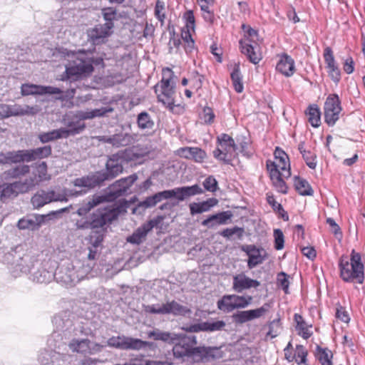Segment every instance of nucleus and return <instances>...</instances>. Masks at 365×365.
Segmentation results:
<instances>
[{
	"label": "nucleus",
	"instance_id": "obj_20",
	"mask_svg": "<svg viewBox=\"0 0 365 365\" xmlns=\"http://www.w3.org/2000/svg\"><path fill=\"white\" fill-rule=\"evenodd\" d=\"M81 130V128L65 130V129H56L47 133H42L38 135V139L41 142L45 143L49 141L55 140L59 138H66L70 135H76V133Z\"/></svg>",
	"mask_w": 365,
	"mask_h": 365
},
{
	"label": "nucleus",
	"instance_id": "obj_43",
	"mask_svg": "<svg viewBox=\"0 0 365 365\" xmlns=\"http://www.w3.org/2000/svg\"><path fill=\"white\" fill-rule=\"evenodd\" d=\"M98 184V179L95 176H86L77 178L74 180V185L87 188L94 187Z\"/></svg>",
	"mask_w": 365,
	"mask_h": 365
},
{
	"label": "nucleus",
	"instance_id": "obj_12",
	"mask_svg": "<svg viewBox=\"0 0 365 365\" xmlns=\"http://www.w3.org/2000/svg\"><path fill=\"white\" fill-rule=\"evenodd\" d=\"M323 58L328 76L337 84L341 81V71L330 47L327 46L324 49Z\"/></svg>",
	"mask_w": 365,
	"mask_h": 365
},
{
	"label": "nucleus",
	"instance_id": "obj_27",
	"mask_svg": "<svg viewBox=\"0 0 365 365\" xmlns=\"http://www.w3.org/2000/svg\"><path fill=\"white\" fill-rule=\"evenodd\" d=\"M217 140L219 142V145L222 148V150L225 152L227 157L230 158L235 155L237 146L232 137L227 134L223 133L217 137Z\"/></svg>",
	"mask_w": 365,
	"mask_h": 365
},
{
	"label": "nucleus",
	"instance_id": "obj_37",
	"mask_svg": "<svg viewBox=\"0 0 365 365\" xmlns=\"http://www.w3.org/2000/svg\"><path fill=\"white\" fill-rule=\"evenodd\" d=\"M69 349L73 351L81 354H88L89 350V340L87 339H72L68 344Z\"/></svg>",
	"mask_w": 365,
	"mask_h": 365
},
{
	"label": "nucleus",
	"instance_id": "obj_59",
	"mask_svg": "<svg viewBox=\"0 0 365 365\" xmlns=\"http://www.w3.org/2000/svg\"><path fill=\"white\" fill-rule=\"evenodd\" d=\"M343 69L347 74H351L354 71V62L351 57L349 56L343 61Z\"/></svg>",
	"mask_w": 365,
	"mask_h": 365
},
{
	"label": "nucleus",
	"instance_id": "obj_16",
	"mask_svg": "<svg viewBox=\"0 0 365 365\" xmlns=\"http://www.w3.org/2000/svg\"><path fill=\"white\" fill-rule=\"evenodd\" d=\"M21 92L23 96L61 94L63 91L56 87L43 86L35 84L25 83L21 86Z\"/></svg>",
	"mask_w": 365,
	"mask_h": 365
},
{
	"label": "nucleus",
	"instance_id": "obj_54",
	"mask_svg": "<svg viewBox=\"0 0 365 365\" xmlns=\"http://www.w3.org/2000/svg\"><path fill=\"white\" fill-rule=\"evenodd\" d=\"M300 249L302 255L307 257L309 259L313 260L315 259L317 256V252L314 250V247L300 245Z\"/></svg>",
	"mask_w": 365,
	"mask_h": 365
},
{
	"label": "nucleus",
	"instance_id": "obj_7",
	"mask_svg": "<svg viewBox=\"0 0 365 365\" xmlns=\"http://www.w3.org/2000/svg\"><path fill=\"white\" fill-rule=\"evenodd\" d=\"M252 300L253 298L250 295L227 294L217 302V308L229 313L235 309L247 307Z\"/></svg>",
	"mask_w": 365,
	"mask_h": 365
},
{
	"label": "nucleus",
	"instance_id": "obj_49",
	"mask_svg": "<svg viewBox=\"0 0 365 365\" xmlns=\"http://www.w3.org/2000/svg\"><path fill=\"white\" fill-rule=\"evenodd\" d=\"M313 193V189L309 183L306 180L301 179L298 177V194L312 196Z\"/></svg>",
	"mask_w": 365,
	"mask_h": 365
},
{
	"label": "nucleus",
	"instance_id": "obj_11",
	"mask_svg": "<svg viewBox=\"0 0 365 365\" xmlns=\"http://www.w3.org/2000/svg\"><path fill=\"white\" fill-rule=\"evenodd\" d=\"M341 108L338 96L331 95L324 103V120L329 125H334L339 118Z\"/></svg>",
	"mask_w": 365,
	"mask_h": 365
},
{
	"label": "nucleus",
	"instance_id": "obj_57",
	"mask_svg": "<svg viewBox=\"0 0 365 365\" xmlns=\"http://www.w3.org/2000/svg\"><path fill=\"white\" fill-rule=\"evenodd\" d=\"M269 330L267 332V335L270 336L271 338H274L278 335L280 331V324L279 321L274 320L269 326Z\"/></svg>",
	"mask_w": 365,
	"mask_h": 365
},
{
	"label": "nucleus",
	"instance_id": "obj_58",
	"mask_svg": "<svg viewBox=\"0 0 365 365\" xmlns=\"http://www.w3.org/2000/svg\"><path fill=\"white\" fill-rule=\"evenodd\" d=\"M184 18L186 21V28L188 30H194L195 28V16L193 12L190 10L185 13Z\"/></svg>",
	"mask_w": 365,
	"mask_h": 365
},
{
	"label": "nucleus",
	"instance_id": "obj_14",
	"mask_svg": "<svg viewBox=\"0 0 365 365\" xmlns=\"http://www.w3.org/2000/svg\"><path fill=\"white\" fill-rule=\"evenodd\" d=\"M162 220V217L150 220L148 222L138 227L133 234L127 238V241L132 244L139 245L142 243L147 234Z\"/></svg>",
	"mask_w": 365,
	"mask_h": 365
},
{
	"label": "nucleus",
	"instance_id": "obj_56",
	"mask_svg": "<svg viewBox=\"0 0 365 365\" xmlns=\"http://www.w3.org/2000/svg\"><path fill=\"white\" fill-rule=\"evenodd\" d=\"M213 4H207V3H200L199 5L200 6V9L202 10V16L204 19L207 21L212 22L213 19V14L210 10V6L212 5Z\"/></svg>",
	"mask_w": 365,
	"mask_h": 365
},
{
	"label": "nucleus",
	"instance_id": "obj_30",
	"mask_svg": "<svg viewBox=\"0 0 365 365\" xmlns=\"http://www.w3.org/2000/svg\"><path fill=\"white\" fill-rule=\"evenodd\" d=\"M136 179V176L131 175L117 181L113 185V192L115 195L120 196L126 193L128 190L131 187Z\"/></svg>",
	"mask_w": 365,
	"mask_h": 365
},
{
	"label": "nucleus",
	"instance_id": "obj_15",
	"mask_svg": "<svg viewBox=\"0 0 365 365\" xmlns=\"http://www.w3.org/2000/svg\"><path fill=\"white\" fill-rule=\"evenodd\" d=\"M268 309L269 305L264 304L255 309L237 312L233 315V319L236 323L244 324L253 319L260 318L268 312Z\"/></svg>",
	"mask_w": 365,
	"mask_h": 365
},
{
	"label": "nucleus",
	"instance_id": "obj_31",
	"mask_svg": "<svg viewBox=\"0 0 365 365\" xmlns=\"http://www.w3.org/2000/svg\"><path fill=\"white\" fill-rule=\"evenodd\" d=\"M113 111V108L110 107L97 108L86 111L81 110L77 113L76 117L81 120L92 119L96 117L103 116L107 113H112Z\"/></svg>",
	"mask_w": 365,
	"mask_h": 365
},
{
	"label": "nucleus",
	"instance_id": "obj_18",
	"mask_svg": "<svg viewBox=\"0 0 365 365\" xmlns=\"http://www.w3.org/2000/svg\"><path fill=\"white\" fill-rule=\"evenodd\" d=\"M113 28V22L98 25L90 31L88 36L94 44H99L112 34Z\"/></svg>",
	"mask_w": 365,
	"mask_h": 365
},
{
	"label": "nucleus",
	"instance_id": "obj_25",
	"mask_svg": "<svg viewBox=\"0 0 365 365\" xmlns=\"http://www.w3.org/2000/svg\"><path fill=\"white\" fill-rule=\"evenodd\" d=\"M232 217L230 212H222L212 215L202 222V225L208 228H212L217 225H225Z\"/></svg>",
	"mask_w": 365,
	"mask_h": 365
},
{
	"label": "nucleus",
	"instance_id": "obj_22",
	"mask_svg": "<svg viewBox=\"0 0 365 365\" xmlns=\"http://www.w3.org/2000/svg\"><path fill=\"white\" fill-rule=\"evenodd\" d=\"M38 106H29L28 105L14 104L9 105V117L19 115H34L40 112Z\"/></svg>",
	"mask_w": 365,
	"mask_h": 365
},
{
	"label": "nucleus",
	"instance_id": "obj_28",
	"mask_svg": "<svg viewBox=\"0 0 365 365\" xmlns=\"http://www.w3.org/2000/svg\"><path fill=\"white\" fill-rule=\"evenodd\" d=\"M46 215H36L34 218H23L18 222V227L21 230H38L43 222Z\"/></svg>",
	"mask_w": 365,
	"mask_h": 365
},
{
	"label": "nucleus",
	"instance_id": "obj_34",
	"mask_svg": "<svg viewBox=\"0 0 365 365\" xmlns=\"http://www.w3.org/2000/svg\"><path fill=\"white\" fill-rule=\"evenodd\" d=\"M83 275L76 274L74 270H68L67 272L61 275V273L56 274V279L62 282L66 286H73L83 279Z\"/></svg>",
	"mask_w": 365,
	"mask_h": 365
},
{
	"label": "nucleus",
	"instance_id": "obj_36",
	"mask_svg": "<svg viewBox=\"0 0 365 365\" xmlns=\"http://www.w3.org/2000/svg\"><path fill=\"white\" fill-rule=\"evenodd\" d=\"M308 122L314 128H318L321 123V113L319 108L315 106H309L305 111Z\"/></svg>",
	"mask_w": 365,
	"mask_h": 365
},
{
	"label": "nucleus",
	"instance_id": "obj_47",
	"mask_svg": "<svg viewBox=\"0 0 365 365\" xmlns=\"http://www.w3.org/2000/svg\"><path fill=\"white\" fill-rule=\"evenodd\" d=\"M26 150H18L6 153L7 163H16L26 161Z\"/></svg>",
	"mask_w": 365,
	"mask_h": 365
},
{
	"label": "nucleus",
	"instance_id": "obj_39",
	"mask_svg": "<svg viewBox=\"0 0 365 365\" xmlns=\"http://www.w3.org/2000/svg\"><path fill=\"white\" fill-rule=\"evenodd\" d=\"M48 192L40 191L35 194L31 198V203L36 208H39L46 204L51 202Z\"/></svg>",
	"mask_w": 365,
	"mask_h": 365
},
{
	"label": "nucleus",
	"instance_id": "obj_1",
	"mask_svg": "<svg viewBox=\"0 0 365 365\" xmlns=\"http://www.w3.org/2000/svg\"><path fill=\"white\" fill-rule=\"evenodd\" d=\"M47 174V165L45 162L36 165L32 173L24 181H17L13 183L4 184L0 186V197L6 198L16 196L32 189L40 182L49 180Z\"/></svg>",
	"mask_w": 365,
	"mask_h": 365
},
{
	"label": "nucleus",
	"instance_id": "obj_2",
	"mask_svg": "<svg viewBox=\"0 0 365 365\" xmlns=\"http://www.w3.org/2000/svg\"><path fill=\"white\" fill-rule=\"evenodd\" d=\"M274 160L267 161V169L273 185L282 193L287 192L284 180L290 177V165L288 155L280 148H276Z\"/></svg>",
	"mask_w": 365,
	"mask_h": 365
},
{
	"label": "nucleus",
	"instance_id": "obj_55",
	"mask_svg": "<svg viewBox=\"0 0 365 365\" xmlns=\"http://www.w3.org/2000/svg\"><path fill=\"white\" fill-rule=\"evenodd\" d=\"M274 247L276 250H282L284 247V235L279 229L274 231Z\"/></svg>",
	"mask_w": 365,
	"mask_h": 365
},
{
	"label": "nucleus",
	"instance_id": "obj_29",
	"mask_svg": "<svg viewBox=\"0 0 365 365\" xmlns=\"http://www.w3.org/2000/svg\"><path fill=\"white\" fill-rule=\"evenodd\" d=\"M51 154V148L49 145L26 150V161H33L48 157Z\"/></svg>",
	"mask_w": 365,
	"mask_h": 365
},
{
	"label": "nucleus",
	"instance_id": "obj_26",
	"mask_svg": "<svg viewBox=\"0 0 365 365\" xmlns=\"http://www.w3.org/2000/svg\"><path fill=\"white\" fill-rule=\"evenodd\" d=\"M175 189L177 199L180 201H183L188 197L197 195H201L204 192L202 188L197 184L193 185L192 186L175 187Z\"/></svg>",
	"mask_w": 365,
	"mask_h": 365
},
{
	"label": "nucleus",
	"instance_id": "obj_17",
	"mask_svg": "<svg viewBox=\"0 0 365 365\" xmlns=\"http://www.w3.org/2000/svg\"><path fill=\"white\" fill-rule=\"evenodd\" d=\"M259 285V281L250 278L245 273H240L233 277L232 289L238 293L250 288H257Z\"/></svg>",
	"mask_w": 365,
	"mask_h": 365
},
{
	"label": "nucleus",
	"instance_id": "obj_3",
	"mask_svg": "<svg viewBox=\"0 0 365 365\" xmlns=\"http://www.w3.org/2000/svg\"><path fill=\"white\" fill-rule=\"evenodd\" d=\"M340 274L343 280L352 282L356 280L362 283L364 280V264L359 253L354 250L351 253L350 262L347 257L341 256L339 260Z\"/></svg>",
	"mask_w": 365,
	"mask_h": 365
},
{
	"label": "nucleus",
	"instance_id": "obj_42",
	"mask_svg": "<svg viewBox=\"0 0 365 365\" xmlns=\"http://www.w3.org/2000/svg\"><path fill=\"white\" fill-rule=\"evenodd\" d=\"M312 329V326L311 324H307L302 319V317L298 314V335H300L304 339H307L313 334Z\"/></svg>",
	"mask_w": 365,
	"mask_h": 365
},
{
	"label": "nucleus",
	"instance_id": "obj_4",
	"mask_svg": "<svg viewBox=\"0 0 365 365\" xmlns=\"http://www.w3.org/2000/svg\"><path fill=\"white\" fill-rule=\"evenodd\" d=\"M143 311L150 314H172L175 317H187L192 314V310L175 300L168 301L163 304H143Z\"/></svg>",
	"mask_w": 365,
	"mask_h": 365
},
{
	"label": "nucleus",
	"instance_id": "obj_21",
	"mask_svg": "<svg viewBox=\"0 0 365 365\" xmlns=\"http://www.w3.org/2000/svg\"><path fill=\"white\" fill-rule=\"evenodd\" d=\"M225 326L223 321H217L215 322H202L195 324L190 326L182 327V329L187 332H199L201 331H214L222 329Z\"/></svg>",
	"mask_w": 365,
	"mask_h": 365
},
{
	"label": "nucleus",
	"instance_id": "obj_62",
	"mask_svg": "<svg viewBox=\"0 0 365 365\" xmlns=\"http://www.w3.org/2000/svg\"><path fill=\"white\" fill-rule=\"evenodd\" d=\"M336 317L345 323H348L350 319L346 311L342 307L336 309Z\"/></svg>",
	"mask_w": 365,
	"mask_h": 365
},
{
	"label": "nucleus",
	"instance_id": "obj_60",
	"mask_svg": "<svg viewBox=\"0 0 365 365\" xmlns=\"http://www.w3.org/2000/svg\"><path fill=\"white\" fill-rule=\"evenodd\" d=\"M164 4L160 1H157L155 9V14L156 17L163 22L165 16L164 13Z\"/></svg>",
	"mask_w": 365,
	"mask_h": 365
},
{
	"label": "nucleus",
	"instance_id": "obj_50",
	"mask_svg": "<svg viewBox=\"0 0 365 365\" xmlns=\"http://www.w3.org/2000/svg\"><path fill=\"white\" fill-rule=\"evenodd\" d=\"M202 185L206 190L211 192H215L218 189L217 181L212 175L208 176L203 181Z\"/></svg>",
	"mask_w": 365,
	"mask_h": 365
},
{
	"label": "nucleus",
	"instance_id": "obj_6",
	"mask_svg": "<svg viewBox=\"0 0 365 365\" xmlns=\"http://www.w3.org/2000/svg\"><path fill=\"white\" fill-rule=\"evenodd\" d=\"M242 29L245 32V37L250 41L253 43L250 44L245 41H240V44L241 51L246 55L249 60L254 64H257L262 59V55L257 46V41L259 36L257 31L250 27L249 25L242 24Z\"/></svg>",
	"mask_w": 365,
	"mask_h": 365
},
{
	"label": "nucleus",
	"instance_id": "obj_64",
	"mask_svg": "<svg viewBox=\"0 0 365 365\" xmlns=\"http://www.w3.org/2000/svg\"><path fill=\"white\" fill-rule=\"evenodd\" d=\"M215 115L210 108H205L203 110V120L207 123L213 122Z\"/></svg>",
	"mask_w": 365,
	"mask_h": 365
},
{
	"label": "nucleus",
	"instance_id": "obj_35",
	"mask_svg": "<svg viewBox=\"0 0 365 365\" xmlns=\"http://www.w3.org/2000/svg\"><path fill=\"white\" fill-rule=\"evenodd\" d=\"M29 173V167L26 165H19L12 168L3 173L4 180L18 178Z\"/></svg>",
	"mask_w": 365,
	"mask_h": 365
},
{
	"label": "nucleus",
	"instance_id": "obj_24",
	"mask_svg": "<svg viewBox=\"0 0 365 365\" xmlns=\"http://www.w3.org/2000/svg\"><path fill=\"white\" fill-rule=\"evenodd\" d=\"M218 204V200L216 198H209L205 201L200 202H192L189 205V208L191 215L201 214L202 212H208L210 209Z\"/></svg>",
	"mask_w": 365,
	"mask_h": 365
},
{
	"label": "nucleus",
	"instance_id": "obj_48",
	"mask_svg": "<svg viewBox=\"0 0 365 365\" xmlns=\"http://www.w3.org/2000/svg\"><path fill=\"white\" fill-rule=\"evenodd\" d=\"M245 230L242 227H234L232 228H226L223 230L220 235L227 239L231 238L233 235H236L238 239H241L243 236Z\"/></svg>",
	"mask_w": 365,
	"mask_h": 365
},
{
	"label": "nucleus",
	"instance_id": "obj_46",
	"mask_svg": "<svg viewBox=\"0 0 365 365\" xmlns=\"http://www.w3.org/2000/svg\"><path fill=\"white\" fill-rule=\"evenodd\" d=\"M318 359L322 365H333L332 352L327 348H318Z\"/></svg>",
	"mask_w": 365,
	"mask_h": 365
},
{
	"label": "nucleus",
	"instance_id": "obj_53",
	"mask_svg": "<svg viewBox=\"0 0 365 365\" xmlns=\"http://www.w3.org/2000/svg\"><path fill=\"white\" fill-rule=\"evenodd\" d=\"M163 200L159 192L148 197L143 202L142 205L145 207H154L157 203L161 202Z\"/></svg>",
	"mask_w": 365,
	"mask_h": 365
},
{
	"label": "nucleus",
	"instance_id": "obj_19",
	"mask_svg": "<svg viewBox=\"0 0 365 365\" xmlns=\"http://www.w3.org/2000/svg\"><path fill=\"white\" fill-rule=\"evenodd\" d=\"M242 250L249 257L247 265L250 269L254 268L264 260L266 252L262 249L257 248L255 245H246Z\"/></svg>",
	"mask_w": 365,
	"mask_h": 365
},
{
	"label": "nucleus",
	"instance_id": "obj_61",
	"mask_svg": "<svg viewBox=\"0 0 365 365\" xmlns=\"http://www.w3.org/2000/svg\"><path fill=\"white\" fill-rule=\"evenodd\" d=\"M210 361L223 357V351L219 347L210 346Z\"/></svg>",
	"mask_w": 365,
	"mask_h": 365
},
{
	"label": "nucleus",
	"instance_id": "obj_63",
	"mask_svg": "<svg viewBox=\"0 0 365 365\" xmlns=\"http://www.w3.org/2000/svg\"><path fill=\"white\" fill-rule=\"evenodd\" d=\"M110 144L115 147H119L125 145V138L123 135H114L110 137Z\"/></svg>",
	"mask_w": 365,
	"mask_h": 365
},
{
	"label": "nucleus",
	"instance_id": "obj_32",
	"mask_svg": "<svg viewBox=\"0 0 365 365\" xmlns=\"http://www.w3.org/2000/svg\"><path fill=\"white\" fill-rule=\"evenodd\" d=\"M149 338H153L155 340H160L168 343H175V340L179 338L178 334L170 333L168 331H163L159 329H155L148 334Z\"/></svg>",
	"mask_w": 365,
	"mask_h": 365
},
{
	"label": "nucleus",
	"instance_id": "obj_5",
	"mask_svg": "<svg viewBox=\"0 0 365 365\" xmlns=\"http://www.w3.org/2000/svg\"><path fill=\"white\" fill-rule=\"evenodd\" d=\"M175 81L173 72L166 68L163 70V78L159 86L160 93H158V101L170 110L175 106Z\"/></svg>",
	"mask_w": 365,
	"mask_h": 365
},
{
	"label": "nucleus",
	"instance_id": "obj_8",
	"mask_svg": "<svg viewBox=\"0 0 365 365\" xmlns=\"http://www.w3.org/2000/svg\"><path fill=\"white\" fill-rule=\"evenodd\" d=\"M110 347L127 350H140L148 345V342L139 339L125 336L124 335L112 336L107 341Z\"/></svg>",
	"mask_w": 365,
	"mask_h": 365
},
{
	"label": "nucleus",
	"instance_id": "obj_13",
	"mask_svg": "<svg viewBox=\"0 0 365 365\" xmlns=\"http://www.w3.org/2000/svg\"><path fill=\"white\" fill-rule=\"evenodd\" d=\"M118 212L111 207H103L98 209L93 214L91 225L93 227H101L108 222L117 218Z\"/></svg>",
	"mask_w": 365,
	"mask_h": 365
},
{
	"label": "nucleus",
	"instance_id": "obj_52",
	"mask_svg": "<svg viewBox=\"0 0 365 365\" xmlns=\"http://www.w3.org/2000/svg\"><path fill=\"white\" fill-rule=\"evenodd\" d=\"M206 157L207 155L204 150L197 147L192 148V152L190 157L191 160H193L197 163H202Z\"/></svg>",
	"mask_w": 365,
	"mask_h": 365
},
{
	"label": "nucleus",
	"instance_id": "obj_44",
	"mask_svg": "<svg viewBox=\"0 0 365 365\" xmlns=\"http://www.w3.org/2000/svg\"><path fill=\"white\" fill-rule=\"evenodd\" d=\"M302 155L307 165L311 169H315L317 166L316 154L311 150H306L302 148H298Z\"/></svg>",
	"mask_w": 365,
	"mask_h": 365
},
{
	"label": "nucleus",
	"instance_id": "obj_40",
	"mask_svg": "<svg viewBox=\"0 0 365 365\" xmlns=\"http://www.w3.org/2000/svg\"><path fill=\"white\" fill-rule=\"evenodd\" d=\"M210 346H197L194 347L192 356L196 361L207 362L210 361Z\"/></svg>",
	"mask_w": 365,
	"mask_h": 365
},
{
	"label": "nucleus",
	"instance_id": "obj_23",
	"mask_svg": "<svg viewBox=\"0 0 365 365\" xmlns=\"http://www.w3.org/2000/svg\"><path fill=\"white\" fill-rule=\"evenodd\" d=\"M276 70L282 75L289 77L294 73V60L287 54H282L276 66Z\"/></svg>",
	"mask_w": 365,
	"mask_h": 365
},
{
	"label": "nucleus",
	"instance_id": "obj_38",
	"mask_svg": "<svg viewBox=\"0 0 365 365\" xmlns=\"http://www.w3.org/2000/svg\"><path fill=\"white\" fill-rule=\"evenodd\" d=\"M121 159L113 155L108 159L106 163V169L108 173L112 176L115 177L123 171Z\"/></svg>",
	"mask_w": 365,
	"mask_h": 365
},
{
	"label": "nucleus",
	"instance_id": "obj_41",
	"mask_svg": "<svg viewBox=\"0 0 365 365\" xmlns=\"http://www.w3.org/2000/svg\"><path fill=\"white\" fill-rule=\"evenodd\" d=\"M231 79L232 81L235 90L237 93H241L243 91V83L242 82V76L240 71V66L237 64L235 65V68L231 73Z\"/></svg>",
	"mask_w": 365,
	"mask_h": 365
},
{
	"label": "nucleus",
	"instance_id": "obj_45",
	"mask_svg": "<svg viewBox=\"0 0 365 365\" xmlns=\"http://www.w3.org/2000/svg\"><path fill=\"white\" fill-rule=\"evenodd\" d=\"M138 125L141 129H151L154 122L148 113L142 112L138 116Z\"/></svg>",
	"mask_w": 365,
	"mask_h": 365
},
{
	"label": "nucleus",
	"instance_id": "obj_9",
	"mask_svg": "<svg viewBox=\"0 0 365 365\" xmlns=\"http://www.w3.org/2000/svg\"><path fill=\"white\" fill-rule=\"evenodd\" d=\"M93 71V65L89 59L76 58L66 66V72L68 78L73 80L86 77Z\"/></svg>",
	"mask_w": 365,
	"mask_h": 365
},
{
	"label": "nucleus",
	"instance_id": "obj_33",
	"mask_svg": "<svg viewBox=\"0 0 365 365\" xmlns=\"http://www.w3.org/2000/svg\"><path fill=\"white\" fill-rule=\"evenodd\" d=\"M106 200V197L101 195H93L88 202H84L77 210L80 216L86 215L91 209L100 205Z\"/></svg>",
	"mask_w": 365,
	"mask_h": 365
},
{
	"label": "nucleus",
	"instance_id": "obj_10",
	"mask_svg": "<svg viewBox=\"0 0 365 365\" xmlns=\"http://www.w3.org/2000/svg\"><path fill=\"white\" fill-rule=\"evenodd\" d=\"M179 338L175 340L176 342L173 348L174 356L176 358H182L184 356H192L193 346L197 344V338L195 336H187L185 335L178 334Z\"/></svg>",
	"mask_w": 365,
	"mask_h": 365
},
{
	"label": "nucleus",
	"instance_id": "obj_51",
	"mask_svg": "<svg viewBox=\"0 0 365 365\" xmlns=\"http://www.w3.org/2000/svg\"><path fill=\"white\" fill-rule=\"evenodd\" d=\"M48 193L51 194L50 198L51 202H67L68 201V193L66 190H62L61 192H55L53 190L48 191Z\"/></svg>",
	"mask_w": 365,
	"mask_h": 365
}]
</instances>
